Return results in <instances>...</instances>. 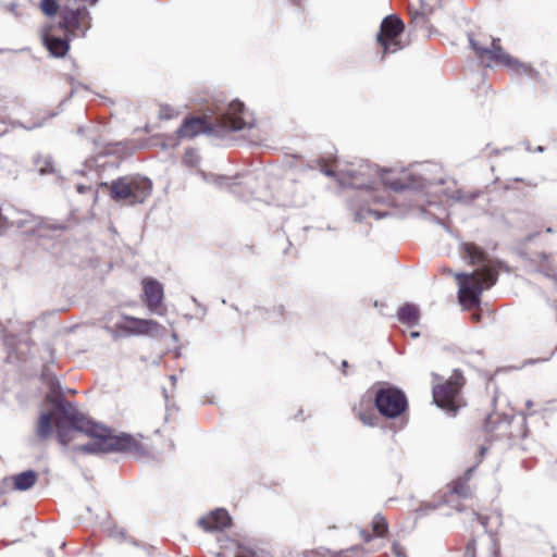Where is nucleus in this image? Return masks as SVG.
I'll return each instance as SVG.
<instances>
[{"instance_id":"obj_1","label":"nucleus","mask_w":557,"mask_h":557,"mask_svg":"<svg viewBox=\"0 0 557 557\" xmlns=\"http://www.w3.org/2000/svg\"><path fill=\"white\" fill-rule=\"evenodd\" d=\"M42 379L49 386L46 401L51 405V410L44 411L39 416L36 428L39 438L47 440L55 429L57 438L64 446L75 440L78 433L90 436V443L79 446V450L88 454L135 453L139 449V443L133 436L125 433L112 435L109 429L92 423L73 403L64 400L60 384L54 376L45 371Z\"/></svg>"},{"instance_id":"obj_2","label":"nucleus","mask_w":557,"mask_h":557,"mask_svg":"<svg viewBox=\"0 0 557 557\" xmlns=\"http://www.w3.org/2000/svg\"><path fill=\"white\" fill-rule=\"evenodd\" d=\"M462 248L471 264H482V268L470 274H456L459 302L465 309H472L480 304L482 292L496 283L497 272L487 263L486 255L481 248L471 243L462 244Z\"/></svg>"},{"instance_id":"obj_3","label":"nucleus","mask_w":557,"mask_h":557,"mask_svg":"<svg viewBox=\"0 0 557 557\" xmlns=\"http://www.w3.org/2000/svg\"><path fill=\"white\" fill-rule=\"evenodd\" d=\"M248 112L243 102L233 100L224 112L215 117L214 123L205 117H186L177 128L176 135L181 139H191L200 134L220 132H236L251 126Z\"/></svg>"},{"instance_id":"obj_4","label":"nucleus","mask_w":557,"mask_h":557,"mask_svg":"<svg viewBox=\"0 0 557 557\" xmlns=\"http://www.w3.org/2000/svg\"><path fill=\"white\" fill-rule=\"evenodd\" d=\"M97 0H66L61 7V26L73 36L84 35L90 27V15L86 4Z\"/></svg>"},{"instance_id":"obj_5","label":"nucleus","mask_w":557,"mask_h":557,"mask_svg":"<svg viewBox=\"0 0 557 557\" xmlns=\"http://www.w3.org/2000/svg\"><path fill=\"white\" fill-rule=\"evenodd\" d=\"M151 188L152 183L147 176H120L111 185V195L115 200L136 203L143 202Z\"/></svg>"},{"instance_id":"obj_6","label":"nucleus","mask_w":557,"mask_h":557,"mask_svg":"<svg viewBox=\"0 0 557 557\" xmlns=\"http://www.w3.org/2000/svg\"><path fill=\"white\" fill-rule=\"evenodd\" d=\"M463 383L462 373L455 370L445 383L433 386L434 403L448 413L455 414L460 406L459 393Z\"/></svg>"},{"instance_id":"obj_7","label":"nucleus","mask_w":557,"mask_h":557,"mask_svg":"<svg viewBox=\"0 0 557 557\" xmlns=\"http://www.w3.org/2000/svg\"><path fill=\"white\" fill-rule=\"evenodd\" d=\"M374 401L380 413L387 418L398 417L407 408L405 394L394 387L380 388L374 396Z\"/></svg>"},{"instance_id":"obj_8","label":"nucleus","mask_w":557,"mask_h":557,"mask_svg":"<svg viewBox=\"0 0 557 557\" xmlns=\"http://www.w3.org/2000/svg\"><path fill=\"white\" fill-rule=\"evenodd\" d=\"M404 23L395 15L387 16L381 24L377 41L383 47V54L400 49L398 36L404 30Z\"/></svg>"},{"instance_id":"obj_9","label":"nucleus","mask_w":557,"mask_h":557,"mask_svg":"<svg viewBox=\"0 0 557 557\" xmlns=\"http://www.w3.org/2000/svg\"><path fill=\"white\" fill-rule=\"evenodd\" d=\"M117 329L128 335H147L150 337H163L166 330L153 320L125 317L124 321L116 324Z\"/></svg>"},{"instance_id":"obj_10","label":"nucleus","mask_w":557,"mask_h":557,"mask_svg":"<svg viewBox=\"0 0 557 557\" xmlns=\"http://www.w3.org/2000/svg\"><path fill=\"white\" fill-rule=\"evenodd\" d=\"M500 39L491 38V46L487 48L485 59L494 62L495 64H502L509 67L517 73L532 74L533 70L528 65L520 63L517 59H513L506 53L499 45Z\"/></svg>"},{"instance_id":"obj_11","label":"nucleus","mask_w":557,"mask_h":557,"mask_svg":"<svg viewBox=\"0 0 557 557\" xmlns=\"http://www.w3.org/2000/svg\"><path fill=\"white\" fill-rule=\"evenodd\" d=\"M144 302L150 312L159 315L165 313V308L162 306L163 301V286L154 278L146 277L143 280Z\"/></svg>"},{"instance_id":"obj_12","label":"nucleus","mask_w":557,"mask_h":557,"mask_svg":"<svg viewBox=\"0 0 557 557\" xmlns=\"http://www.w3.org/2000/svg\"><path fill=\"white\" fill-rule=\"evenodd\" d=\"M198 524L206 531L223 530L231 524V517L225 509L219 508L201 517Z\"/></svg>"},{"instance_id":"obj_13","label":"nucleus","mask_w":557,"mask_h":557,"mask_svg":"<svg viewBox=\"0 0 557 557\" xmlns=\"http://www.w3.org/2000/svg\"><path fill=\"white\" fill-rule=\"evenodd\" d=\"M85 170L81 171L79 174H86V172L95 171L99 174L106 172H112L116 169L115 157L110 154H98L85 161Z\"/></svg>"},{"instance_id":"obj_14","label":"nucleus","mask_w":557,"mask_h":557,"mask_svg":"<svg viewBox=\"0 0 557 557\" xmlns=\"http://www.w3.org/2000/svg\"><path fill=\"white\" fill-rule=\"evenodd\" d=\"M42 41L49 52L55 58L64 57L70 48L69 39L55 37L48 32H45L42 35Z\"/></svg>"},{"instance_id":"obj_15","label":"nucleus","mask_w":557,"mask_h":557,"mask_svg":"<svg viewBox=\"0 0 557 557\" xmlns=\"http://www.w3.org/2000/svg\"><path fill=\"white\" fill-rule=\"evenodd\" d=\"M354 412L364 425L373 426L377 417L372 408V397H363L359 407H354Z\"/></svg>"},{"instance_id":"obj_16","label":"nucleus","mask_w":557,"mask_h":557,"mask_svg":"<svg viewBox=\"0 0 557 557\" xmlns=\"http://www.w3.org/2000/svg\"><path fill=\"white\" fill-rule=\"evenodd\" d=\"M33 163L35 170L39 174H54L55 172L60 171L53 157L49 153L39 152L35 154L33 158Z\"/></svg>"},{"instance_id":"obj_17","label":"nucleus","mask_w":557,"mask_h":557,"mask_svg":"<svg viewBox=\"0 0 557 557\" xmlns=\"http://www.w3.org/2000/svg\"><path fill=\"white\" fill-rule=\"evenodd\" d=\"M397 318L401 323L408 326H414L420 320V310L416 305L406 304L397 311Z\"/></svg>"},{"instance_id":"obj_18","label":"nucleus","mask_w":557,"mask_h":557,"mask_svg":"<svg viewBox=\"0 0 557 557\" xmlns=\"http://www.w3.org/2000/svg\"><path fill=\"white\" fill-rule=\"evenodd\" d=\"M37 480V473L33 470L21 472L12 478L14 490L27 491Z\"/></svg>"},{"instance_id":"obj_19","label":"nucleus","mask_w":557,"mask_h":557,"mask_svg":"<svg viewBox=\"0 0 557 557\" xmlns=\"http://www.w3.org/2000/svg\"><path fill=\"white\" fill-rule=\"evenodd\" d=\"M205 182L218 189H227L235 193V187L237 183L234 182V178L237 176H202Z\"/></svg>"},{"instance_id":"obj_20","label":"nucleus","mask_w":557,"mask_h":557,"mask_svg":"<svg viewBox=\"0 0 557 557\" xmlns=\"http://www.w3.org/2000/svg\"><path fill=\"white\" fill-rule=\"evenodd\" d=\"M492 36H482L480 39L474 38V36L469 35V42L471 48L474 50L476 57L481 60H485V54L487 52V44L491 42Z\"/></svg>"},{"instance_id":"obj_21","label":"nucleus","mask_w":557,"mask_h":557,"mask_svg":"<svg viewBox=\"0 0 557 557\" xmlns=\"http://www.w3.org/2000/svg\"><path fill=\"white\" fill-rule=\"evenodd\" d=\"M183 163L190 171H200L201 158H200L198 151L194 148L186 149V151L183 156Z\"/></svg>"},{"instance_id":"obj_22","label":"nucleus","mask_w":557,"mask_h":557,"mask_svg":"<svg viewBox=\"0 0 557 557\" xmlns=\"http://www.w3.org/2000/svg\"><path fill=\"white\" fill-rule=\"evenodd\" d=\"M314 163L317 165H309V169L310 170H319L321 172V174H325V175H329V174H336L335 173V160H330L327 158H318L317 160H314Z\"/></svg>"},{"instance_id":"obj_23","label":"nucleus","mask_w":557,"mask_h":557,"mask_svg":"<svg viewBox=\"0 0 557 557\" xmlns=\"http://www.w3.org/2000/svg\"><path fill=\"white\" fill-rule=\"evenodd\" d=\"M534 261L539 262V271L545 274L546 276L555 277L556 271L548 263V256L541 252L535 255Z\"/></svg>"},{"instance_id":"obj_24","label":"nucleus","mask_w":557,"mask_h":557,"mask_svg":"<svg viewBox=\"0 0 557 557\" xmlns=\"http://www.w3.org/2000/svg\"><path fill=\"white\" fill-rule=\"evenodd\" d=\"M373 533L376 536H383L387 532V522L384 517L376 515L372 521Z\"/></svg>"},{"instance_id":"obj_25","label":"nucleus","mask_w":557,"mask_h":557,"mask_svg":"<svg viewBox=\"0 0 557 557\" xmlns=\"http://www.w3.org/2000/svg\"><path fill=\"white\" fill-rule=\"evenodd\" d=\"M40 9L46 15L53 16L58 12L59 5L55 0H41Z\"/></svg>"},{"instance_id":"obj_26","label":"nucleus","mask_w":557,"mask_h":557,"mask_svg":"<svg viewBox=\"0 0 557 557\" xmlns=\"http://www.w3.org/2000/svg\"><path fill=\"white\" fill-rule=\"evenodd\" d=\"M363 172H368V173H371V174H389L391 170L386 169V168H380L379 165L376 164H370V163H366L364 164V170Z\"/></svg>"},{"instance_id":"obj_27","label":"nucleus","mask_w":557,"mask_h":557,"mask_svg":"<svg viewBox=\"0 0 557 557\" xmlns=\"http://www.w3.org/2000/svg\"><path fill=\"white\" fill-rule=\"evenodd\" d=\"M453 492L461 497H468L470 494L469 486L466 484V482H457L454 486Z\"/></svg>"},{"instance_id":"obj_28","label":"nucleus","mask_w":557,"mask_h":557,"mask_svg":"<svg viewBox=\"0 0 557 557\" xmlns=\"http://www.w3.org/2000/svg\"><path fill=\"white\" fill-rule=\"evenodd\" d=\"M411 22L416 25H424L426 22L425 15L421 12L411 13Z\"/></svg>"},{"instance_id":"obj_29","label":"nucleus","mask_w":557,"mask_h":557,"mask_svg":"<svg viewBox=\"0 0 557 557\" xmlns=\"http://www.w3.org/2000/svg\"><path fill=\"white\" fill-rule=\"evenodd\" d=\"M418 166L421 169L420 172H436V165L433 163H419Z\"/></svg>"},{"instance_id":"obj_30","label":"nucleus","mask_w":557,"mask_h":557,"mask_svg":"<svg viewBox=\"0 0 557 557\" xmlns=\"http://www.w3.org/2000/svg\"><path fill=\"white\" fill-rule=\"evenodd\" d=\"M465 557H475V545L473 542L467 545Z\"/></svg>"},{"instance_id":"obj_31","label":"nucleus","mask_w":557,"mask_h":557,"mask_svg":"<svg viewBox=\"0 0 557 557\" xmlns=\"http://www.w3.org/2000/svg\"><path fill=\"white\" fill-rule=\"evenodd\" d=\"M393 552L396 557H406L404 548L397 543L393 544Z\"/></svg>"},{"instance_id":"obj_32","label":"nucleus","mask_w":557,"mask_h":557,"mask_svg":"<svg viewBox=\"0 0 557 557\" xmlns=\"http://www.w3.org/2000/svg\"><path fill=\"white\" fill-rule=\"evenodd\" d=\"M385 184L389 185L394 190L396 191H399V190H403L405 188L404 185H399L398 183L396 182H391V181H385L384 182Z\"/></svg>"},{"instance_id":"obj_33","label":"nucleus","mask_w":557,"mask_h":557,"mask_svg":"<svg viewBox=\"0 0 557 557\" xmlns=\"http://www.w3.org/2000/svg\"><path fill=\"white\" fill-rule=\"evenodd\" d=\"M475 517L478 518V520L480 521V523L485 528V530L487 531V518L484 517V516H481L479 513H474Z\"/></svg>"},{"instance_id":"obj_34","label":"nucleus","mask_w":557,"mask_h":557,"mask_svg":"<svg viewBox=\"0 0 557 557\" xmlns=\"http://www.w3.org/2000/svg\"><path fill=\"white\" fill-rule=\"evenodd\" d=\"M76 188H77V191H78L79 194H84V193H86L87 190H91V187H90V186H86V185H83V184H78Z\"/></svg>"},{"instance_id":"obj_35","label":"nucleus","mask_w":557,"mask_h":557,"mask_svg":"<svg viewBox=\"0 0 557 557\" xmlns=\"http://www.w3.org/2000/svg\"><path fill=\"white\" fill-rule=\"evenodd\" d=\"M410 336H411L412 338H417V337H419V336H420V333H419V332H417V331H413V332H411V333H410Z\"/></svg>"},{"instance_id":"obj_36","label":"nucleus","mask_w":557,"mask_h":557,"mask_svg":"<svg viewBox=\"0 0 557 557\" xmlns=\"http://www.w3.org/2000/svg\"><path fill=\"white\" fill-rule=\"evenodd\" d=\"M525 406H527V409H528V410H530V409L532 408V406H533L532 400H528V401L525 403Z\"/></svg>"},{"instance_id":"obj_37","label":"nucleus","mask_w":557,"mask_h":557,"mask_svg":"<svg viewBox=\"0 0 557 557\" xmlns=\"http://www.w3.org/2000/svg\"><path fill=\"white\" fill-rule=\"evenodd\" d=\"M347 366H348L347 361H345V360H344V361L342 362V367H343V369L347 368ZM343 372H344V373H346V372H345V370H343Z\"/></svg>"},{"instance_id":"obj_38","label":"nucleus","mask_w":557,"mask_h":557,"mask_svg":"<svg viewBox=\"0 0 557 557\" xmlns=\"http://www.w3.org/2000/svg\"><path fill=\"white\" fill-rule=\"evenodd\" d=\"M537 151H543V147H542V146H539V147H537Z\"/></svg>"},{"instance_id":"obj_39","label":"nucleus","mask_w":557,"mask_h":557,"mask_svg":"<svg viewBox=\"0 0 557 557\" xmlns=\"http://www.w3.org/2000/svg\"><path fill=\"white\" fill-rule=\"evenodd\" d=\"M520 181H521V180L517 177V178H515V180H513V183H518V182H520Z\"/></svg>"},{"instance_id":"obj_40","label":"nucleus","mask_w":557,"mask_h":557,"mask_svg":"<svg viewBox=\"0 0 557 557\" xmlns=\"http://www.w3.org/2000/svg\"><path fill=\"white\" fill-rule=\"evenodd\" d=\"M4 52V49H0V53H3Z\"/></svg>"}]
</instances>
